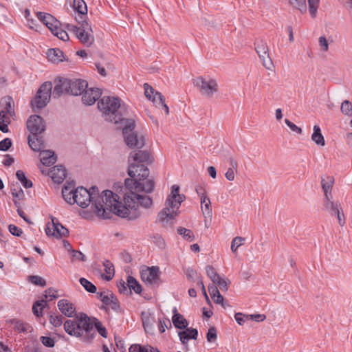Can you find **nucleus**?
I'll list each match as a JSON object with an SVG mask.
<instances>
[{"mask_svg": "<svg viewBox=\"0 0 352 352\" xmlns=\"http://www.w3.org/2000/svg\"><path fill=\"white\" fill-rule=\"evenodd\" d=\"M74 196L77 204L82 208H87L91 204V208L96 215L102 219H109L111 212L129 220L138 218L140 212L138 204L148 207L151 204L148 197H138L135 194L127 195L125 197V206H122L120 197L111 190H104L101 194L97 187L93 186L89 190L84 187L76 188Z\"/></svg>", "mask_w": 352, "mask_h": 352, "instance_id": "obj_1", "label": "nucleus"}, {"mask_svg": "<svg viewBox=\"0 0 352 352\" xmlns=\"http://www.w3.org/2000/svg\"><path fill=\"white\" fill-rule=\"evenodd\" d=\"M64 329L69 335L81 338L83 341L87 342L92 341L96 336L91 318L83 313L74 320H66Z\"/></svg>", "mask_w": 352, "mask_h": 352, "instance_id": "obj_2", "label": "nucleus"}, {"mask_svg": "<svg viewBox=\"0 0 352 352\" xmlns=\"http://www.w3.org/2000/svg\"><path fill=\"white\" fill-rule=\"evenodd\" d=\"M185 197L179 194V187L177 185L172 186L171 192L165 201V207L158 213L157 219L163 226L173 224L178 216L179 207Z\"/></svg>", "mask_w": 352, "mask_h": 352, "instance_id": "obj_3", "label": "nucleus"}, {"mask_svg": "<svg viewBox=\"0 0 352 352\" xmlns=\"http://www.w3.org/2000/svg\"><path fill=\"white\" fill-rule=\"evenodd\" d=\"M98 107L104 120L114 123L118 127H121L124 121L122 113L124 106H122L118 98L103 96L98 102Z\"/></svg>", "mask_w": 352, "mask_h": 352, "instance_id": "obj_4", "label": "nucleus"}, {"mask_svg": "<svg viewBox=\"0 0 352 352\" xmlns=\"http://www.w3.org/2000/svg\"><path fill=\"white\" fill-rule=\"evenodd\" d=\"M139 172L137 173L138 174ZM148 177H142L141 175H134V177H131L130 179H126L125 180V186L129 190V192H126L124 196V204L121 203L122 206H125V197L127 195L129 194H135L138 197H148L151 201V205L148 207L143 206L142 204L138 203V208L140 212V217L142 214V211L140 208H143L145 209H148L151 207L153 204V200L151 197L148 195H141L138 194V192H144L145 193H151L153 191L155 182L153 179H147Z\"/></svg>", "mask_w": 352, "mask_h": 352, "instance_id": "obj_5", "label": "nucleus"}, {"mask_svg": "<svg viewBox=\"0 0 352 352\" xmlns=\"http://www.w3.org/2000/svg\"><path fill=\"white\" fill-rule=\"evenodd\" d=\"M153 161L150 153L146 150L136 148L131 151L128 157L129 164L128 174L131 177L137 175L142 177H148L149 170L144 164H150Z\"/></svg>", "mask_w": 352, "mask_h": 352, "instance_id": "obj_6", "label": "nucleus"}, {"mask_svg": "<svg viewBox=\"0 0 352 352\" xmlns=\"http://www.w3.org/2000/svg\"><path fill=\"white\" fill-rule=\"evenodd\" d=\"M78 21L80 25L79 27L69 23H65L64 27L68 31L73 32L83 45L89 47L94 42L91 26L85 19Z\"/></svg>", "mask_w": 352, "mask_h": 352, "instance_id": "obj_7", "label": "nucleus"}, {"mask_svg": "<svg viewBox=\"0 0 352 352\" xmlns=\"http://www.w3.org/2000/svg\"><path fill=\"white\" fill-rule=\"evenodd\" d=\"M120 128L122 129L124 141L129 147L138 149L144 147L145 144L144 136L142 134L133 131L135 128V122L133 120L129 119L124 121Z\"/></svg>", "mask_w": 352, "mask_h": 352, "instance_id": "obj_8", "label": "nucleus"}, {"mask_svg": "<svg viewBox=\"0 0 352 352\" xmlns=\"http://www.w3.org/2000/svg\"><path fill=\"white\" fill-rule=\"evenodd\" d=\"M193 85L197 87L201 95L206 98H214L219 91L217 80L209 76L197 77L193 79Z\"/></svg>", "mask_w": 352, "mask_h": 352, "instance_id": "obj_9", "label": "nucleus"}, {"mask_svg": "<svg viewBox=\"0 0 352 352\" xmlns=\"http://www.w3.org/2000/svg\"><path fill=\"white\" fill-rule=\"evenodd\" d=\"M52 90V84L50 82H45L41 85L34 99L31 101V105L34 111L44 108L50 102Z\"/></svg>", "mask_w": 352, "mask_h": 352, "instance_id": "obj_10", "label": "nucleus"}, {"mask_svg": "<svg viewBox=\"0 0 352 352\" xmlns=\"http://www.w3.org/2000/svg\"><path fill=\"white\" fill-rule=\"evenodd\" d=\"M255 50L263 63V65L268 70L274 68L273 62L270 56L267 43L263 40H257L254 43Z\"/></svg>", "mask_w": 352, "mask_h": 352, "instance_id": "obj_11", "label": "nucleus"}, {"mask_svg": "<svg viewBox=\"0 0 352 352\" xmlns=\"http://www.w3.org/2000/svg\"><path fill=\"white\" fill-rule=\"evenodd\" d=\"M144 94L146 97L152 100L156 106L162 107L166 115L169 113V109L165 103V98L160 92L156 91L148 84H144Z\"/></svg>", "mask_w": 352, "mask_h": 352, "instance_id": "obj_12", "label": "nucleus"}, {"mask_svg": "<svg viewBox=\"0 0 352 352\" xmlns=\"http://www.w3.org/2000/svg\"><path fill=\"white\" fill-rule=\"evenodd\" d=\"M51 219L52 222L47 224L45 229L46 234L49 236L56 238L67 236L69 230L60 223L56 218L52 217Z\"/></svg>", "mask_w": 352, "mask_h": 352, "instance_id": "obj_13", "label": "nucleus"}, {"mask_svg": "<svg viewBox=\"0 0 352 352\" xmlns=\"http://www.w3.org/2000/svg\"><path fill=\"white\" fill-rule=\"evenodd\" d=\"M27 128L31 134L41 135L45 131V123L41 116L32 115L27 121Z\"/></svg>", "mask_w": 352, "mask_h": 352, "instance_id": "obj_14", "label": "nucleus"}, {"mask_svg": "<svg viewBox=\"0 0 352 352\" xmlns=\"http://www.w3.org/2000/svg\"><path fill=\"white\" fill-rule=\"evenodd\" d=\"M141 278L143 282L153 285L160 279V269L157 266L148 267L141 271Z\"/></svg>", "mask_w": 352, "mask_h": 352, "instance_id": "obj_15", "label": "nucleus"}, {"mask_svg": "<svg viewBox=\"0 0 352 352\" xmlns=\"http://www.w3.org/2000/svg\"><path fill=\"white\" fill-rule=\"evenodd\" d=\"M69 94L74 96L81 94L87 88V81L81 79H67Z\"/></svg>", "mask_w": 352, "mask_h": 352, "instance_id": "obj_16", "label": "nucleus"}, {"mask_svg": "<svg viewBox=\"0 0 352 352\" xmlns=\"http://www.w3.org/2000/svg\"><path fill=\"white\" fill-rule=\"evenodd\" d=\"M82 101L86 105H92L101 96L102 92L98 88L85 89L81 94Z\"/></svg>", "mask_w": 352, "mask_h": 352, "instance_id": "obj_17", "label": "nucleus"}, {"mask_svg": "<svg viewBox=\"0 0 352 352\" xmlns=\"http://www.w3.org/2000/svg\"><path fill=\"white\" fill-rule=\"evenodd\" d=\"M37 18L44 25H45L51 32L56 30L57 25H60V22L52 14L49 13L38 12L36 13Z\"/></svg>", "mask_w": 352, "mask_h": 352, "instance_id": "obj_18", "label": "nucleus"}, {"mask_svg": "<svg viewBox=\"0 0 352 352\" xmlns=\"http://www.w3.org/2000/svg\"><path fill=\"white\" fill-rule=\"evenodd\" d=\"M30 147L36 152H40L46 147L45 141L41 135L31 134L28 136Z\"/></svg>", "mask_w": 352, "mask_h": 352, "instance_id": "obj_19", "label": "nucleus"}, {"mask_svg": "<svg viewBox=\"0 0 352 352\" xmlns=\"http://www.w3.org/2000/svg\"><path fill=\"white\" fill-rule=\"evenodd\" d=\"M74 183L70 182L65 185L62 189V195L65 201L69 204L73 205L76 203V199L74 196L76 194V188Z\"/></svg>", "mask_w": 352, "mask_h": 352, "instance_id": "obj_20", "label": "nucleus"}, {"mask_svg": "<svg viewBox=\"0 0 352 352\" xmlns=\"http://www.w3.org/2000/svg\"><path fill=\"white\" fill-rule=\"evenodd\" d=\"M54 84V89L52 91V94L54 98H59L65 93L69 94V84L67 78L55 80Z\"/></svg>", "mask_w": 352, "mask_h": 352, "instance_id": "obj_21", "label": "nucleus"}, {"mask_svg": "<svg viewBox=\"0 0 352 352\" xmlns=\"http://www.w3.org/2000/svg\"><path fill=\"white\" fill-rule=\"evenodd\" d=\"M197 193L200 195L201 208L204 217L211 218L212 215V210L211 202L205 192H199L197 189Z\"/></svg>", "mask_w": 352, "mask_h": 352, "instance_id": "obj_22", "label": "nucleus"}, {"mask_svg": "<svg viewBox=\"0 0 352 352\" xmlns=\"http://www.w3.org/2000/svg\"><path fill=\"white\" fill-rule=\"evenodd\" d=\"M58 307L60 311L67 317H73L76 312L74 305L66 299H61L58 302Z\"/></svg>", "mask_w": 352, "mask_h": 352, "instance_id": "obj_23", "label": "nucleus"}, {"mask_svg": "<svg viewBox=\"0 0 352 352\" xmlns=\"http://www.w3.org/2000/svg\"><path fill=\"white\" fill-rule=\"evenodd\" d=\"M49 174L54 182L60 184L66 177V169L61 165L55 166L51 169Z\"/></svg>", "mask_w": 352, "mask_h": 352, "instance_id": "obj_24", "label": "nucleus"}, {"mask_svg": "<svg viewBox=\"0 0 352 352\" xmlns=\"http://www.w3.org/2000/svg\"><path fill=\"white\" fill-rule=\"evenodd\" d=\"M10 327L19 333H28L32 331V327L28 323L24 322L18 319H12L9 322Z\"/></svg>", "mask_w": 352, "mask_h": 352, "instance_id": "obj_25", "label": "nucleus"}, {"mask_svg": "<svg viewBox=\"0 0 352 352\" xmlns=\"http://www.w3.org/2000/svg\"><path fill=\"white\" fill-rule=\"evenodd\" d=\"M40 157L41 162L47 166L54 164L56 161L54 152L51 150L43 149L40 151Z\"/></svg>", "mask_w": 352, "mask_h": 352, "instance_id": "obj_26", "label": "nucleus"}, {"mask_svg": "<svg viewBox=\"0 0 352 352\" xmlns=\"http://www.w3.org/2000/svg\"><path fill=\"white\" fill-rule=\"evenodd\" d=\"M178 336L182 344H186L189 339L197 340L198 331L196 329L186 327L185 331H179Z\"/></svg>", "mask_w": 352, "mask_h": 352, "instance_id": "obj_27", "label": "nucleus"}, {"mask_svg": "<svg viewBox=\"0 0 352 352\" xmlns=\"http://www.w3.org/2000/svg\"><path fill=\"white\" fill-rule=\"evenodd\" d=\"M173 312L174 315L173 316L172 321L174 326L177 329H186L188 325V321L184 318V317L182 314L177 313L175 307L173 309Z\"/></svg>", "mask_w": 352, "mask_h": 352, "instance_id": "obj_28", "label": "nucleus"}, {"mask_svg": "<svg viewBox=\"0 0 352 352\" xmlns=\"http://www.w3.org/2000/svg\"><path fill=\"white\" fill-rule=\"evenodd\" d=\"M47 58L54 63H58L63 60V52L59 49H50L47 53Z\"/></svg>", "mask_w": 352, "mask_h": 352, "instance_id": "obj_29", "label": "nucleus"}, {"mask_svg": "<svg viewBox=\"0 0 352 352\" xmlns=\"http://www.w3.org/2000/svg\"><path fill=\"white\" fill-rule=\"evenodd\" d=\"M142 320L143 327L146 332H150L153 330L155 318L151 313L144 311L142 313Z\"/></svg>", "mask_w": 352, "mask_h": 352, "instance_id": "obj_30", "label": "nucleus"}, {"mask_svg": "<svg viewBox=\"0 0 352 352\" xmlns=\"http://www.w3.org/2000/svg\"><path fill=\"white\" fill-rule=\"evenodd\" d=\"M334 177L333 176H327L321 180L322 188L324 191V197L332 196L331 190L334 184Z\"/></svg>", "mask_w": 352, "mask_h": 352, "instance_id": "obj_31", "label": "nucleus"}, {"mask_svg": "<svg viewBox=\"0 0 352 352\" xmlns=\"http://www.w3.org/2000/svg\"><path fill=\"white\" fill-rule=\"evenodd\" d=\"M313 133L311 135V140L319 146L325 145V140L319 126L314 125L313 128Z\"/></svg>", "mask_w": 352, "mask_h": 352, "instance_id": "obj_32", "label": "nucleus"}, {"mask_svg": "<svg viewBox=\"0 0 352 352\" xmlns=\"http://www.w3.org/2000/svg\"><path fill=\"white\" fill-rule=\"evenodd\" d=\"M73 8L78 12L82 21L85 19L87 13V8L83 0H74Z\"/></svg>", "mask_w": 352, "mask_h": 352, "instance_id": "obj_33", "label": "nucleus"}, {"mask_svg": "<svg viewBox=\"0 0 352 352\" xmlns=\"http://www.w3.org/2000/svg\"><path fill=\"white\" fill-rule=\"evenodd\" d=\"M324 206L325 210L329 211L333 214L336 212H338L340 208V204L334 202L333 200V196H326L324 199Z\"/></svg>", "mask_w": 352, "mask_h": 352, "instance_id": "obj_34", "label": "nucleus"}, {"mask_svg": "<svg viewBox=\"0 0 352 352\" xmlns=\"http://www.w3.org/2000/svg\"><path fill=\"white\" fill-rule=\"evenodd\" d=\"M104 267L105 274H102V277L103 279L109 281L111 280L114 276V267L113 265L108 260H106L103 263Z\"/></svg>", "mask_w": 352, "mask_h": 352, "instance_id": "obj_35", "label": "nucleus"}, {"mask_svg": "<svg viewBox=\"0 0 352 352\" xmlns=\"http://www.w3.org/2000/svg\"><path fill=\"white\" fill-rule=\"evenodd\" d=\"M127 286L129 292L131 293L133 290L136 294H140L142 292V287L139 283L131 276L127 277Z\"/></svg>", "mask_w": 352, "mask_h": 352, "instance_id": "obj_36", "label": "nucleus"}, {"mask_svg": "<svg viewBox=\"0 0 352 352\" xmlns=\"http://www.w3.org/2000/svg\"><path fill=\"white\" fill-rule=\"evenodd\" d=\"M108 294L109 296L108 298H107V301H104L102 303L110 307L114 311H118L120 309V305L117 298L112 292L108 293Z\"/></svg>", "mask_w": 352, "mask_h": 352, "instance_id": "obj_37", "label": "nucleus"}, {"mask_svg": "<svg viewBox=\"0 0 352 352\" xmlns=\"http://www.w3.org/2000/svg\"><path fill=\"white\" fill-rule=\"evenodd\" d=\"M47 305V302L45 300L41 301H36L32 306L33 314L36 316L39 317L42 316L43 309Z\"/></svg>", "mask_w": 352, "mask_h": 352, "instance_id": "obj_38", "label": "nucleus"}, {"mask_svg": "<svg viewBox=\"0 0 352 352\" xmlns=\"http://www.w3.org/2000/svg\"><path fill=\"white\" fill-rule=\"evenodd\" d=\"M16 176L25 188H29L32 186V182L26 178L23 171L21 170H17Z\"/></svg>", "mask_w": 352, "mask_h": 352, "instance_id": "obj_39", "label": "nucleus"}, {"mask_svg": "<svg viewBox=\"0 0 352 352\" xmlns=\"http://www.w3.org/2000/svg\"><path fill=\"white\" fill-rule=\"evenodd\" d=\"M179 234L182 235L183 238L189 241H192L195 239V236L190 230L186 229L183 227H179L177 229Z\"/></svg>", "mask_w": 352, "mask_h": 352, "instance_id": "obj_40", "label": "nucleus"}, {"mask_svg": "<svg viewBox=\"0 0 352 352\" xmlns=\"http://www.w3.org/2000/svg\"><path fill=\"white\" fill-rule=\"evenodd\" d=\"M80 285L85 288L86 291L90 293L96 292V287L85 278H80L79 280Z\"/></svg>", "mask_w": 352, "mask_h": 352, "instance_id": "obj_41", "label": "nucleus"}, {"mask_svg": "<svg viewBox=\"0 0 352 352\" xmlns=\"http://www.w3.org/2000/svg\"><path fill=\"white\" fill-rule=\"evenodd\" d=\"M341 112L348 116H352V103L346 100L342 102L340 107Z\"/></svg>", "mask_w": 352, "mask_h": 352, "instance_id": "obj_42", "label": "nucleus"}, {"mask_svg": "<svg viewBox=\"0 0 352 352\" xmlns=\"http://www.w3.org/2000/svg\"><path fill=\"white\" fill-rule=\"evenodd\" d=\"M1 111H6V113L11 117L14 116V102L12 98H7L6 99V106Z\"/></svg>", "mask_w": 352, "mask_h": 352, "instance_id": "obj_43", "label": "nucleus"}, {"mask_svg": "<svg viewBox=\"0 0 352 352\" xmlns=\"http://www.w3.org/2000/svg\"><path fill=\"white\" fill-rule=\"evenodd\" d=\"M54 36H57L59 39L63 41H67L69 39V35L67 32L60 28V25H57L55 31L51 32Z\"/></svg>", "mask_w": 352, "mask_h": 352, "instance_id": "obj_44", "label": "nucleus"}, {"mask_svg": "<svg viewBox=\"0 0 352 352\" xmlns=\"http://www.w3.org/2000/svg\"><path fill=\"white\" fill-rule=\"evenodd\" d=\"M291 5L298 8L301 12L307 10L306 0H289Z\"/></svg>", "mask_w": 352, "mask_h": 352, "instance_id": "obj_45", "label": "nucleus"}, {"mask_svg": "<svg viewBox=\"0 0 352 352\" xmlns=\"http://www.w3.org/2000/svg\"><path fill=\"white\" fill-rule=\"evenodd\" d=\"M245 239L241 236L234 237L231 243V250L233 252H235L239 247L243 245Z\"/></svg>", "mask_w": 352, "mask_h": 352, "instance_id": "obj_46", "label": "nucleus"}, {"mask_svg": "<svg viewBox=\"0 0 352 352\" xmlns=\"http://www.w3.org/2000/svg\"><path fill=\"white\" fill-rule=\"evenodd\" d=\"M29 280L32 283L36 285L44 287L46 285V281L42 277L38 276H30Z\"/></svg>", "mask_w": 352, "mask_h": 352, "instance_id": "obj_47", "label": "nucleus"}, {"mask_svg": "<svg viewBox=\"0 0 352 352\" xmlns=\"http://www.w3.org/2000/svg\"><path fill=\"white\" fill-rule=\"evenodd\" d=\"M309 12L312 17L316 16L317 8L319 4V0H308Z\"/></svg>", "mask_w": 352, "mask_h": 352, "instance_id": "obj_48", "label": "nucleus"}, {"mask_svg": "<svg viewBox=\"0 0 352 352\" xmlns=\"http://www.w3.org/2000/svg\"><path fill=\"white\" fill-rule=\"evenodd\" d=\"M11 191L14 197L18 198L19 199H21L23 197V190L20 186H16L15 185H13Z\"/></svg>", "mask_w": 352, "mask_h": 352, "instance_id": "obj_49", "label": "nucleus"}, {"mask_svg": "<svg viewBox=\"0 0 352 352\" xmlns=\"http://www.w3.org/2000/svg\"><path fill=\"white\" fill-rule=\"evenodd\" d=\"M217 333L214 327H210L206 335L207 341L209 342H214L217 340Z\"/></svg>", "mask_w": 352, "mask_h": 352, "instance_id": "obj_50", "label": "nucleus"}, {"mask_svg": "<svg viewBox=\"0 0 352 352\" xmlns=\"http://www.w3.org/2000/svg\"><path fill=\"white\" fill-rule=\"evenodd\" d=\"M85 260V255L80 252L78 250H72V261L74 262L75 261H84Z\"/></svg>", "mask_w": 352, "mask_h": 352, "instance_id": "obj_51", "label": "nucleus"}, {"mask_svg": "<svg viewBox=\"0 0 352 352\" xmlns=\"http://www.w3.org/2000/svg\"><path fill=\"white\" fill-rule=\"evenodd\" d=\"M129 352H148V347L142 346L138 344H134L129 347Z\"/></svg>", "mask_w": 352, "mask_h": 352, "instance_id": "obj_52", "label": "nucleus"}, {"mask_svg": "<svg viewBox=\"0 0 352 352\" xmlns=\"http://www.w3.org/2000/svg\"><path fill=\"white\" fill-rule=\"evenodd\" d=\"M50 322L54 327H60L63 322L62 316L59 315H51Z\"/></svg>", "mask_w": 352, "mask_h": 352, "instance_id": "obj_53", "label": "nucleus"}, {"mask_svg": "<svg viewBox=\"0 0 352 352\" xmlns=\"http://www.w3.org/2000/svg\"><path fill=\"white\" fill-rule=\"evenodd\" d=\"M12 146V140L7 138L0 142V151H6Z\"/></svg>", "mask_w": 352, "mask_h": 352, "instance_id": "obj_54", "label": "nucleus"}, {"mask_svg": "<svg viewBox=\"0 0 352 352\" xmlns=\"http://www.w3.org/2000/svg\"><path fill=\"white\" fill-rule=\"evenodd\" d=\"M285 124L287 125V126L294 132H296L298 134H301L302 133V129L301 128L298 127V126H296L295 124H294L293 122H292L290 120H289L288 119H285Z\"/></svg>", "mask_w": 352, "mask_h": 352, "instance_id": "obj_55", "label": "nucleus"}, {"mask_svg": "<svg viewBox=\"0 0 352 352\" xmlns=\"http://www.w3.org/2000/svg\"><path fill=\"white\" fill-rule=\"evenodd\" d=\"M206 272L207 276L210 278V280H212L215 277H217L218 273L214 270V267L211 265H207L206 267Z\"/></svg>", "mask_w": 352, "mask_h": 352, "instance_id": "obj_56", "label": "nucleus"}, {"mask_svg": "<svg viewBox=\"0 0 352 352\" xmlns=\"http://www.w3.org/2000/svg\"><path fill=\"white\" fill-rule=\"evenodd\" d=\"M41 341L43 345L47 347H53L54 346V341L50 337L41 336Z\"/></svg>", "mask_w": 352, "mask_h": 352, "instance_id": "obj_57", "label": "nucleus"}, {"mask_svg": "<svg viewBox=\"0 0 352 352\" xmlns=\"http://www.w3.org/2000/svg\"><path fill=\"white\" fill-rule=\"evenodd\" d=\"M230 284V281L228 278H222L217 284V286L221 290L226 292L228 291Z\"/></svg>", "mask_w": 352, "mask_h": 352, "instance_id": "obj_58", "label": "nucleus"}, {"mask_svg": "<svg viewBox=\"0 0 352 352\" xmlns=\"http://www.w3.org/2000/svg\"><path fill=\"white\" fill-rule=\"evenodd\" d=\"M8 229H9L10 232L12 235H14L16 236H20L23 233L22 230L21 228H18L17 226H16L15 225H12V224L8 226Z\"/></svg>", "mask_w": 352, "mask_h": 352, "instance_id": "obj_59", "label": "nucleus"}, {"mask_svg": "<svg viewBox=\"0 0 352 352\" xmlns=\"http://www.w3.org/2000/svg\"><path fill=\"white\" fill-rule=\"evenodd\" d=\"M118 287L119 292L120 293H123V294L129 293V289H128L129 287L127 286V283H126L123 280H120L118 283Z\"/></svg>", "mask_w": 352, "mask_h": 352, "instance_id": "obj_60", "label": "nucleus"}, {"mask_svg": "<svg viewBox=\"0 0 352 352\" xmlns=\"http://www.w3.org/2000/svg\"><path fill=\"white\" fill-rule=\"evenodd\" d=\"M265 318L266 316L263 314H252L246 316L247 320H253L257 322L263 321Z\"/></svg>", "mask_w": 352, "mask_h": 352, "instance_id": "obj_61", "label": "nucleus"}, {"mask_svg": "<svg viewBox=\"0 0 352 352\" xmlns=\"http://www.w3.org/2000/svg\"><path fill=\"white\" fill-rule=\"evenodd\" d=\"M45 293H46L45 295V298H47L48 297H50V300H52L54 298H57L58 296L56 294L57 292L52 288H49L48 289H47L45 291Z\"/></svg>", "mask_w": 352, "mask_h": 352, "instance_id": "obj_62", "label": "nucleus"}, {"mask_svg": "<svg viewBox=\"0 0 352 352\" xmlns=\"http://www.w3.org/2000/svg\"><path fill=\"white\" fill-rule=\"evenodd\" d=\"M319 44L322 51L327 52L329 49L328 41L324 36H320L319 38Z\"/></svg>", "mask_w": 352, "mask_h": 352, "instance_id": "obj_63", "label": "nucleus"}, {"mask_svg": "<svg viewBox=\"0 0 352 352\" xmlns=\"http://www.w3.org/2000/svg\"><path fill=\"white\" fill-rule=\"evenodd\" d=\"M246 316L247 315H245L242 313H236L234 315V318L239 325H243L245 322L244 318H246Z\"/></svg>", "mask_w": 352, "mask_h": 352, "instance_id": "obj_64", "label": "nucleus"}]
</instances>
